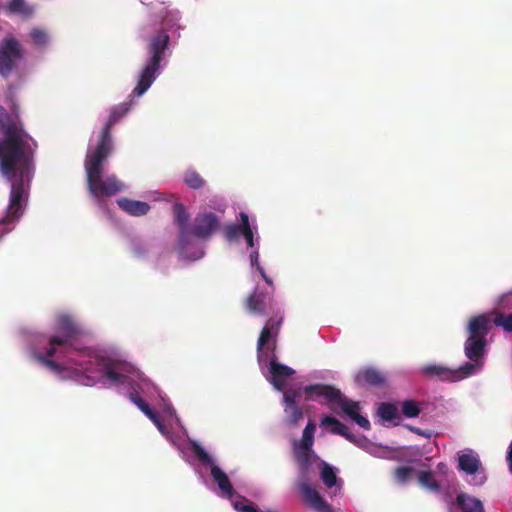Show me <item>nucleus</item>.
Instances as JSON below:
<instances>
[{"instance_id": "ddd939ff", "label": "nucleus", "mask_w": 512, "mask_h": 512, "mask_svg": "<svg viewBox=\"0 0 512 512\" xmlns=\"http://www.w3.org/2000/svg\"><path fill=\"white\" fill-rule=\"evenodd\" d=\"M303 500L316 512H333L332 507L320 493L307 482L298 484Z\"/></svg>"}, {"instance_id": "0eeeda50", "label": "nucleus", "mask_w": 512, "mask_h": 512, "mask_svg": "<svg viewBox=\"0 0 512 512\" xmlns=\"http://www.w3.org/2000/svg\"><path fill=\"white\" fill-rule=\"evenodd\" d=\"M56 332L57 334L52 335L48 340V357H53L57 352L70 353V348L80 329L69 316L62 315L58 318Z\"/></svg>"}, {"instance_id": "e433bc0d", "label": "nucleus", "mask_w": 512, "mask_h": 512, "mask_svg": "<svg viewBox=\"0 0 512 512\" xmlns=\"http://www.w3.org/2000/svg\"><path fill=\"white\" fill-rule=\"evenodd\" d=\"M300 396H301V390H297V389H293V388L287 389L283 395L285 405L287 407L293 406V405H298V399L300 398Z\"/></svg>"}, {"instance_id": "09e8293b", "label": "nucleus", "mask_w": 512, "mask_h": 512, "mask_svg": "<svg viewBox=\"0 0 512 512\" xmlns=\"http://www.w3.org/2000/svg\"><path fill=\"white\" fill-rule=\"evenodd\" d=\"M258 272L261 274L262 278L264 279V281L269 285V286H273V282H272V279L265 273V270L263 267H258Z\"/></svg>"}, {"instance_id": "5701e85b", "label": "nucleus", "mask_w": 512, "mask_h": 512, "mask_svg": "<svg viewBox=\"0 0 512 512\" xmlns=\"http://www.w3.org/2000/svg\"><path fill=\"white\" fill-rule=\"evenodd\" d=\"M5 9L10 14L21 15L23 17H30L34 10L26 3L25 0H8Z\"/></svg>"}, {"instance_id": "37998d69", "label": "nucleus", "mask_w": 512, "mask_h": 512, "mask_svg": "<svg viewBox=\"0 0 512 512\" xmlns=\"http://www.w3.org/2000/svg\"><path fill=\"white\" fill-rule=\"evenodd\" d=\"M413 471V468L412 467H409V466H400V467H397L396 470H395V478L401 482V483H405L407 482V480L409 479L411 473Z\"/></svg>"}, {"instance_id": "f257e3e1", "label": "nucleus", "mask_w": 512, "mask_h": 512, "mask_svg": "<svg viewBox=\"0 0 512 512\" xmlns=\"http://www.w3.org/2000/svg\"><path fill=\"white\" fill-rule=\"evenodd\" d=\"M128 110V103H122L111 109L109 118L101 130L96 147L86 155L84 167L86 171L87 187L90 194L95 198L113 196L123 188L122 183L117 179L116 175H108L104 178L102 174L104 162L113 151L111 130L113 126L124 117Z\"/></svg>"}, {"instance_id": "72a5a7b5", "label": "nucleus", "mask_w": 512, "mask_h": 512, "mask_svg": "<svg viewBox=\"0 0 512 512\" xmlns=\"http://www.w3.org/2000/svg\"><path fill=\"white\" fill-rule=\"evenodd\" d=\"M243 222L240 224H230L224 228V236L227 241L233 242L238 240L239 236L242 235Z\"/></svg>"}, {"instance_id": "bb28decb", "label": "nucleus", "mask_w": 512, "mask_h": 512, "mask_svg": "<svg viewBox=\"0 0 512 512\" xmlns=\"http://www.w3.org/2000/svg\"><path fill=\"white\" fill-rule=\"evenodd\" d=\"M315 430L316 425L312 421H309L303 430L301 442L295 443V445H300L302 448H305L306 450H311L314 444Z\"/></svg>"}, {"instance_id": "c03bdc74", "label": "nucleus", "mask_w": 512, "mask_h": 512, "mask_svg": "<svg viewBox=\"0 0 512 512\" xmlns=\"http://www.w3.org/2000/svg\"><path fill=\"white\" fill-rule=\"evenodd\" d=\"M156 426L160 431H163L164 425L162 423V420L159 416V414L154 411L152 408L145 414Z\"/></svg>"}, {"instance_id": "473e14b6", "label": "nucleus", "mask_w": 512, "mask_h": 512, "mask_svg": "<svg viewBox=\"0 0 512 512\" xmlns=\"http://www.w3.org/2000/svg\"><path fill=\"white\" fill-rule=\"evenodd\" d=\"M185 184L192 189H199L204 185V180L196 171H187L184 176Z\"/></svg>"}, {"instance_id": "4be33fe9", "label": "nucleus", "mask_w": 512, "mask_h": 512, "mask_svg": "<svg viewBox=\"0 0 512 512\" xmlns=\"http://www.w3.org/2000/svg\"><path fill=\"white\" fill-rule=\"evenodd\" d=\"M456 504L462 512H485L482 502L464 492L456 497Z\"/></svg>"}, {"instance_id": "9b49d317", "label": "nucleus", "mask_w": 512, "mask_h": 512, "mask_svg": "<svg viewBox=\"0 0 512 512\" xmlns=\"http://www.w3.org/2000/svg\"><path fill=\"white\" fill-rule=\"evenodd\" d=\"M21 56L20 44L14 38L6 39L0 49V74L7 77Z\"/></svg>"}, {"instance_id": "4468645a", "label": "nucleus", "mask_w": 512, "mask_h": 512, "mask_svg": "<svg viewBox=\"0 0 512 512\" xmlns=\"http://www.w3.org/2000/svg\"><path fill=\"white\" fill-rule=\"evenodd\" d=\"M173 214H174V222L177 225L178 232V244L180 248L183 250L189 244V214L185 208V206L181 203H175L173 205Z\"/></svg>"}, {"instance_id": "6e6552de", "label": "nucleus", "mask_w": 512, "mask_h": 512, "mask_svg": "<svg viewBox=\"0 0 512 512\" xmlns=\"http://www.w3.org/2000/svg\"><path fill=\"white\" fill-rule=\"evenodd\" d=\"M282 323V313H275L274 315H271L267 319L264 327L262 328L259 334L257 341V352L259 361H261L262 359L264 349L271 351L272 354H275L274 351L276 349L277 338Z\"/></svg>"}, {"instance_id": "9d476101", "label": "nucleus", "mask_w": 512, "mask_h": 512, "mask_svg": "<svg viewBox=\"0 0 512 512\" xmlns=\"http://www.w3.org/2000/svg\"><path fill=\"white\" fill-rule=\"evenodd\" d=\"M219 217L210 211L199 212L194 220L192 227L189 229V236L193 235L198 239H208L219 228Z\"/></svg>"}, {"instance_id": "2eb2a0df", "label": "nucleus", "mask_w": 512, "mask_h": 512, "mask_svg": "<svg viewBox=\"0 0 512 512\" xmlns=\"http://www.w3.org/2000/svg\"><path fill=\"white\" fill-rule=\"evenodd\" d=\"M486 346L487 340L484 336L469 335L464 345L465 355L472 362L483 361Z\"/></svg>"}, {"instance_id": "de8ad7c7", "label": "nucleus", "mask_w": 512, "mask_h": 512, "mask_svg": "<svg viewBox=\"0 0 512 512\" xmlns=\"http://www.w3.org/2000/svg\"><path fill=\"white\" fill-rule=\"evenodd\" d=\"M407 428H408L411 432H413V433H415V434H417V435L424 436V437H429V436H430V434H429V433H426L425 431L421 430V429H420V428H418V427H415V426H412V425H407Z\"/></svg>"}, {"instance_id": "7ed1b4c3", "label": "nucleus", "mask_w": 512, "mask_h": 512, "mask_svg": "<svg viewBox=\"0 0 512 512\" xmlns=\"http://www.w3.org/2000/svg\"><path fill=\"white\" fill-rule=\"evenodd\" d=\"M69 362L76 366V370L85 375L83 384L92 386L103 378L112 385H123L128 381L126 373L129 371L126 364L121 361L94 355L88 350L77 354V357H71Z\"/></svg>"}, {"instance_id": "423d86ee", "label": "nucleus", "mask_w": 512, "mask_h": 512, "mask_svg": "<svg viewBox=\"0 0 512 512\" xmlns=\"http://www.w3.org/2000/svg\"><path fill=\"white\" fill-rule=\"evenodd\" d=\"M303 392L306 400H316L319 397H324L329 402H338L341 405L343 412L354 420L361 428L365 430H369L371 428L369 420L359 414V403L344 397L339 389L325 384H312L305 386Z\"/></svg>"}, {"instance_id": "2f4dec72", "label": "nucleus", "mask_w": 512, "mask_h": 512, "mask_svg": "<svg viewBox=\"0 0 512 512\" xmlns=\"http://www.w3.org/2000/svg\"><path fill=\"white\" fill-rule=\"evenodd\" d=\"M378 413L383 420L392 421L398 417V410L394 404L382 403L378 409Z\"/></svg>"}, {"instance_id": "f3484780", "label": "nucleus", "mask_w": 512, "mask_h": 512, "mask_svg": "<svg viewBox=\"0 0 512 512\" xmlns=\"http://www.w3.org/2000/svg\"><path fill=\"white\" fill-rule=\"evenodd\" d=\"M421 373L430 379L453 382L452 369L441 364H426L421 368Z\"/></svg>"}, {"instance_id": "b1692460", "label": "nucleus", "mask_w": 512, "mask_h": 512, "mask_svg": "<svg viewBox=\"0 0 512 512\" xmlns=\"http://www.w3.org/2000/svg\"><path fill=\"white\" fill-rule=\"evenodd\" d=\"M483 366V361L478 362H466L458 369H452L453 372V382L462 380L473 375L478 369Z\"/></svg>"}, {"instance_id": "20e7f679", "label": "nucleus", "mask_w": 512, "mask_h": 512, "mask_svg": "<svg viewBox=\"0 0 512 512\" xmlns=\"http://www.w3.org/2000/svg\"><path fill=\"white\" fill-rule=\"evenodd\" d=\"M33 173L34 162L30 163L23 173L16 170L12 176L5 177L11 183V191L6 214L0 217V239L11 232L20 219L23 213V201L28 195Z\"/></svg>"}, {"instance_id": "a19ab883", "label": "nucleus", "mask_w": 512, "mask_h": 512, "mask_svg": "<svg viewBox=\"0 0 512 512\" xmlns=\"http://www.w3.org/2000/svg\"><path fill=\"white\" fill-rule=\"evenodd\" d=\"M129 399L132 403H134L144 414H146L150 409V405L137 393L131 392L129 394Z\"/></svg>"}, {"instance_id": "cd10ccee", "label": "nucleus", "mask_w": 512, "mask_h": 512, "mask_svg": "<svg viewBox=\"0 0 512 512\" xmlns=\"http://www.w3.org/2000/svg\"><path fill=\"white\" fill-rule=\"evenodd\" d=\"M320 477L324 485L328 488L333 487L337 482L335 469L325 462L321 465Z\"/></svg>"}, {"instance_id": "4c0bfd02", "label": "nucleus", "mask_w": 512, "mask_h": 512, "mask_svg": "<svg viewBox=\"0 0 512 512\" xmlns=\"http://www.w3.org/2000/svg\"><path fill=\"white\" fill-rule=\"evenodd\" d=\"M235 510L238 512H260L249 500L242 498L233 502Z\"/></svg>"}, {"instance_id": "79ce46f5", "label": "nucleus", "mask_w": 512, "mask_h": 512, "mask_svg": "<svg viewBox=\"0 0 512 512\" xmlns=\"http://www.w3.org/2000/svg\"><path fill=\"white\" fill-rule=\"evenodd\" d=\"M36 358L42 362L44 365H46L47 367H49L50 369L54 370V371H61L63 368L61 366V364L57 363L56 361L52 360L51 358L52 357H48L47 356V351L45 352V356L38 353L36 355Z\"/></svg>"}, {"instance_id": "39448f33", "label": "nucleus", "mask_w": 512, "mask_h": 512, "mask_svg": "<svg viewBox=\"0 0 512 512\" xmlns=\"http://www.w3.org/2000/svg\"><path fill=\"white\" fill-rule=\"evenodd\" d=\"M169 44L170 36L165 30H159L150 37L147 44L150 57L139 75L131 96H141L150 88L158 75L160 63Z\"/></svg>"}, {"instance_id": "ea45409f", "label": "nucleus", "mask_w": 512, "mask_h": 512, "mask_svg": "<svg viewBox=\"0 0 512 512\" xmlns=\"http://www.w3.org/2000/svg\"><path fill=\"white\" fill-rule=\"evenodd\" d=\"M193 451L202 464L210 465V467L212 466V464H214L212 457L200 445L195 444Z\"/></svg>"}, {"instance_id": "393cba45", "label": "nucleus", "mask_w": 512, "mask_h": 512, "mask_svg": "<svg viewBox=\"0 0 512 512\" xmlns=\"http://www.w3.org/2000/svg\"><path fill=\"white\" fill-rule=\"evenodd\" d=\"M321 426H331L330 432L332 434L341 435L344 438L350 437L348 435L349 428L333 416L323 415L321 418Z\"/></svg>"}, {"instance_id": "c756f323", "label": "nucleus", "mask_w": 512, "mask_h": 512, "mask_svg": "<svg viewBox=\"0 0 512 512\" xmlns=\"http://www.w3.org/2000/svg\"><path fill=\"white\" fill-rule=\"evenodd\" d=\"M401 412L407 418L418 417L421 412L420 403L413 399L405 400L401 404Z\"/></svg>"}, {"instance_id": "f8f14e48", "label": "nucleus", "mask_w": 512, "mask_h": 512, "mask_svg": "<svg viewBox=\"0 0 512 512\" xmlns=\"http://www.w3.org/2000/svg\"><path fill=\"white\" fill-rule=\"evenodd\" d=\"M295 374V370L278 362L277 356L272 354L269 360V382L273 387L282 391L286 380Z\"/></svg>"}, {"instance_id": "1a4fd4ad", "label": "nucleus", "mask_w": 512, "mask_h": 512, "mask_svg": "<svg viewBox=\"0 0 512 512\" xmlns=\"http://www.w3.org/2000/svg\"><path fill=\"white\" fill-rule=\"evenodd\" d=\"M246 308L250 313L260 316L281 313L273 297L259 288H256L247 298Z\"/></svg>"}, {"instance_id": "3c124183", "label": "nucleus", "mask_w": 512, "mask_h": 512, "mask_svg": "<svg viewBox=\"0 0 512 512\" xmlns=\"http://www.w3.org/2000/svg\"><path fill=\"white\" fill-rule=\"evenodd\" d=\"M507 459H508V460H509V462L512 464V441H511V444H510V446H509V451H508Z\"/></svg>"}, {"instance_id": "dca6fc26", "label": "nucleus", "mask_w": 512, "mask_h": 512, "mask_svg": "<svg viewBox=\"0 0 512 512\" xmlns=\"http://www.w3.org/2000/svg\"><path fill=\"white\" fill-rule=\"evenodd\" d=\"M355 382L360 386L383 387L386 377L375 368L368 367L360 370L355 376Z\"/></svg>"}, {"instance_id": "49530a36", "label": "nucleus", "mask_w": 512, "mask_h": 512, "mask_svg": "<svg viewBox=\"0 0 512 512\" xmlns=\"http://www.w3.org/2000/svg\"><path fill=\"white\" fill-rule=\"evenodd\" d=\"M250 263L252 266L256 267L258 270V267H262L259 263V252L258 250H254L250 253Z\"/></svg>"}, {"instance_id": "f03ea898", "label": "nucleus", "mask_w": 512, "mask_h": 512, "mask_svg": "<svg viewBox=\"0 0 512 512\" xmlns=\"http://www.w3.org/2000/svg\"><path fill=\"white\" fill-rule=\"evenodd\" d=\"M0 131L3 134L0 141L1 174L10 177L16 170L23 173L34 162L36 141L24 130L18 118L9 115L3 107H0Z\"/></svg>"}, {"instance_id": "8fccbe9b", "label": "nucleus", "mask_w": 512, "mask_h": 512, "mask_svg": "<svg viewBox=\"0 0 512 512\" xmlns=\"http://www.w3.org/2000/svg\"><path fill=\"white\" fill-rule=\"evenodd\" d=\"M437 468H438L441 472H443V473H445V472L447 471V469H448V468H447V465H446L445 463H439V464H438V466H437Z\"/></svg>"}, {"instance_id": "c85d7f7f", "label": "nucleus", "mask_w": 512, "mask_h": 512, "mask_svg": "<svg viewBox=\"0 0 512 512\" xmlns=\"http://www.w3.org/2000/svg\"><path fill=\"white\" fill-rule=\"evenodd\" d=\"M417 477L423 487L435 492L440 490V484L434 479L431 471H420Z\"/></svg>"}, {"instance_id": "412c9836", "label": "nucleus", "mask_w": 512, "mask_h": 512, "mask_svg": "<svg viewBox=\"0 0 512 512\" xmlns=\"http://www.w3.org/2000/svg\"><path fill=\"white\" fill-rule=\"evenodd\" d=\"M210 473L221 492L228 498H231L234 494V489L226 473L216 464H212Z\"/></svg>"}, {"instance_id": "a878e982", "label": "nucleus", "mask_w": 512, "mask_h": 512, "mask_svg": "<svg viewBox=\"0 0 512 512\" xmlns=\"http://www.w3.org/2000/svg\"><path fill=\"white\" fill-rule=\"evenodd\" d=\"M295 459L302 474H306L311 465V450H306L300 445H294Z\"/></svg>"}, {"instance_id": "6ab92c4d", "label": "nucleus", "mask_w": 512, "mask_h": 512, "mask_svg": "<svg viewBox=\"0 0 512 512\" xmlns=\"http://www.w3.org/2000/svg\"><path fill=\"white\" fill-rule=\"evenodd\" d=\"M118 206L132 216L146 215L150 210L147 202L131 200L128 198H120L117 200Z\"/></svg>"}, {"instance_id": "f704fd0d", "label": "nucleus", "mask_w": 512, "mask_h": 512, "mask_svg": "<svg viewBox=\"0 0 512 512\" xmlns=\"http://www.w3.org/2000/svg\"><path fill=\"white\" fill-rule=\"evenodd\" d=\"M285 412L288 415V422L291 425H297L298 422L303 418V411L299 405L286 406Z\"/></svg>"}, {"instance_id": "7c9ffc66", "label": "nucleus", "mask_w": 512, "mask_h": 512, "mask_svg": "<svg viewBox=\"0 0 512 512\" xmlns=\"http://www.w3.org/2000/svg\"><path fill=\"white\" fill-rule=\"evenodd\" d=\"M240 221L243 222L242 235L245 238L248 247L254 246V234L249 223V217L245 212L239 213Z\"/></svg>"}, {"instance_id": "58836bf2", "label": "nucleus", "mask_w": 512, "mask_h": 512, "mask_svg": "<svg viewBox=\"0 0 512 512\" xmlns=\"http://www.w3.org/2000/svg\"><path fill=\"white\" fill-rule=\"evenodd\" d=\"M30 37L37 46H44L48 42V36L44 30L35 28L30 32Z\"/></svg>"}, {"instance_id": "a18cd8bd", "label": "nucleus", "mask_w": 512, "mask_h": 512, "mask_svg": "<svg viewBox=\"0 0 512 512\" xmlns=\"http://www.w3.org/2000/svg\"><path fill=\"white\" fill-rule=\"evenodd\" d=\"M348 435L350 437H345V439H347L351 443H354V444H356L359 447H364L365 446V444L367 442V439L364 436H362V435H354L350 431L348 432Z\"/></svg>"}, {"instance_id": "aec40b11", "label": "nucleus", "mask_w": 512, "mask_h": 512, "mask_svg": "<svg viewBox=\"0 0 512 512\" xmlns=\"http://www.w3.org/2000/svg\"><path fill=\"white\" fill-rule=\"evenodd\" d=\"M491 318L489 315L482 314L473 317L468 326L470 335L479 336L484 338L487 337L490 330Z\"/></svg>"}, {"instance_id": "c9c22d12", "label": "nucleus", "mask_w": 512, "mask_h": 512, "mask_svg": "<svg viewBox=\"0 0 512 512\" xmlns=\"http://www.w3.org/2000/svg\"><path fill=\"white\" fill-rule=\"evenodd\" d=\"M493 323L496 326L503 327L504 330L507 332H512V313H510V314L498 313L494 317Z\"/></svg>"}, {"instance_id": "a211bd4d", "label": "nucleus", "mask_w": 512, "mask_h": 512, "mask_svg": "<svg viewBox=\"0 0 512 512\" xmlns=\"http://www.w3.org/2000/svg\"><path fill=\"white\" fill-rule=\"evenodd\" d=\"M481 466L478 456L472 451L467 450L458 455V468L466 474H475Z\"/></svg>"}]
</instances>
